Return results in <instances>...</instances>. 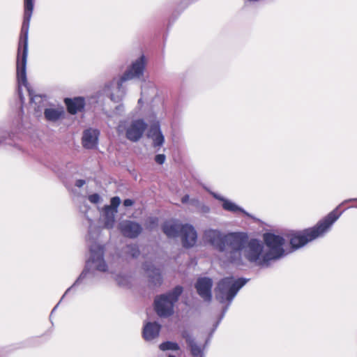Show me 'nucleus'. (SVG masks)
Masks as SVG:
<instances>
[{"label": "nucleus", "instance_id": "ddd939ff", "mask_svg": "<svg viewBox=\"0 0 357 357\" xmlns=\"http://www.w3.org/2000/svg\"><path fill=\"white\" fill-rule=\"evenodd\" d=\"M179 236H181L182 244L184 248H192L197 243V233L195 227L190 224L183 225Z\"/></svg>", "mask_w": 357, "mask_h": 357}, {"label": "nucleus", "instance_id": "f3484780", "mask_svg": "<svg viewBox=\"0 0 357 357\" xmlns=\"http://www.w3.org/2000/svg\"><path fill=\"white\" fill-rule=\"evenodd\" d=\"M99 132L96 129L89 128L84 131L82 135V145L84 148L92 149L98 144Z\"/></svg>", "mask_w": 357, "mask_h": 357}, {"label": "nucleus", "instance_id": "f8f14e48", "mask_svg": "<svg viewBox=\"0 0 357 357\" xmlns=\"http://www.w3.org/2000/svg\"><path fill=\"white\" fill-rule=\"evenodd\" d=\"M212 287L213 280L208 277L199 278L195 284V287L199 296L206 302H210L212 299Z\"/></svg>", "mask_w": 357, "mask_h": 357}, {"label": "nucleus", "instance_id": "6ab92c4d", "mask_svg": "<svg viewBox=\"0 0 357 357\" xmlns=\"http://www.w3.org/2000/svg\"><path fill=\"white\" fill-rule=\"evenodd\" d=\"M143 268L149 278L150 282L155 286H160L162 282L160 270L155 268L151 263L145 262Z\"/></svg>", "mask_w": 357, "mask_h": 357}, {"label": "nucleus", "instance_id": "39448f33", "mask_svg": "<svg viewBox=\"0 0 357 357\" xmlns=\"http://www.w3.org/2000/svg\"><path fill=\"white\" fill-rule=\"evenodd\" d=\"M248 280L249 279L243 278L234 280L233 277H226L219 281L215 289V298L220 303H227V305L222 309L220 317L214 325L212 333H213L218 326L220 321L224 317L238 291L248 282Z\"/></svg>", "mask_w": 357, "mask_h": 357}, {"label": "nucleus", "instance_id": "f257e3e1", "mask_svg": "<svg viewBox=\"0 0 357 357\" xmlns=\"http://www.w3.org/2000/svg\"><path fill=\"white\" fill-rule=\"evenodd\" d=\"M89 202L97 206L99 212L98 227L93 225V220L88 215L90 206L83 204L79 206V211L86 217L89 222V230L86 241L89 247L90 257L86 261V266L73 284L69 287L61 299L74 287L79 284H87L98 277L96 272L105 273L108 271V266L104 259L105 245L102 244V236L112 235V199L109 204L102 207L99 205L103 202L104 195L93 192L87 195Z\"/></svg>", "mask_w": 357, "mask_h": 357}, {"label": "nucleus", "instance_id": "412c9836", "mask_svg": "<svg viewBox=\"0 0 357 357\" xmlns=\"http://www.w3.org/2000/svg\"><path fill=\"white\" fill-rule=\"evenodd\" d=\"M183 225L181 224L178 221L172 220L164 222L162 229L167 236L169 238L176 237L179 236Z\"/></svg>", "mask_w": 357, "mask_h": 357}, {"label": "nucleus", "instance_id": "4be33fe9", "mask_svg": "<svg viewBox=\"0 0 357 357\" xmlns=\"http://www.w3.org/2000/svg\"><path fill=\"white\" fill-rule=\"evenodd\" d=\"M65 103L67 106L68 111L71 114H75L78 112L82 111L84 107V99L82 97L75 98L74 99L66 98Z\"/></svg>", "mask_w": 357, "mask_h": 357}, {"label": "nucleus", "instance_id": "a211bd4d", "mask_svg": "<svg viewBox=\"0 0 357 357\" xmlns=\"http://www.w3.org/2000/svg\"><path fill=\"white\" fill-rule=\"evenodd\" d=\"M181 335L185 340L192 357H204V348L197 344L195 338L188 331H183Z\"/></svg>", "mask_w": 357, "mask_h": 357}, {"label": "nucleus", "instance_id": "20e7f679", "mask_svg": "<svg viewBox=\"0 0 357 357\" xmlns=\"http://www.w3.org/2000/svg\"><path fill=\"white\" fill-rule=\"evenodd\" d=\"M243 236L238 232L225 233L217 229H207L203 233V241L213 250L222 253L229 262L230 252L242 245Z\"/></svg>", "mask_w": 357, "mask_h": 357}, {"label": "nucleus", "instance_id": "b1692460", "mask_svg": "<svg viewBox=\"0 0 357 357\" xmlns=\"http://www.w3.org/2000/svg\"><path fill=\"white\" fill-rule=\"evenodd\" d=\"M222 208L227 211L232 213L241 212L248 217H252L251 215L246 212L243 208L227 199L224 200V203H222Z\"/></svg>", "mask_w": 357, "mask_h": 357}, {"label": "nucleus", "instance_id": "6e6552de", "mask_svg": "<svg viewBox=\"0 0 357 357\" xmlns=\"http://www.w3.org/2000/svg\"><path fill=\"white\" fill-rule=\"evenodd\" d=\"M268 251L264 254V264L270 265L273 261H276L285 255L283 245L284 239L282 236L272 233H266L263 236Z\"/></svg>", "mask_w": 357, "mask_h": 357}, {"label": "nucleus", "instance_id": "cd10ccee", "mask_svg": "<svg viewBox=\"0 0 357 357\" xmlns=\"http://www.w3.org/2000/svg\"><path fill=\"white\" fill-rule=\"evenodd\" d=\"M166 156L164 154H158L155 156V161L158 165H162L165 163Z\"/></svg>", "mask_w": 357, "mask_h": 357}, {"label": "nucleus", "instance_id": "c85d7f7f", "mask_svg": "<svg viewBox=\"0 0 357 357\" xmlns=\"http://www.w3.org/2000/svg\"><path fill=\"white\" fill-rule=\"evenodd\" d=\"M200 212L203 213H207L210 211V208L205 205V204H200V206H198L197 208Z\"/></svg>", "mask_w": 357, "mask_h": 357}, {"label": "nucleus", "instance_id": "7c9ffc66", "mask_svg": "<svg viewBox=\"0 0 357 357\" xmlns=\"http://www.w3.org/2000/svg\"><path fill=\"white\" fill-rule=\"evenodd\" d=\"M190 203L191 205L195 206L196 208H198V206H200V202L198 199H192L190 200Z\"/></svg>", "mask_w": 357, "mask_h": 357}, {"label": "nucleus", "instance_id": "c9c22d12", "mask_svg": "<svg viewBox=\"0 0 357 357\" xmlns=\"http://www.w3.org/2000/svg\"><path fill=\"white\" fill-rule=\"evenodd\" d=\"M6 138V133H3L0 135V144H1Z\"/></svg>", "mask_w": 357, "mask_h": 357}, {"label": "nucleus", "instance_id": "4c0bfd02", "mask_svg": "<svg viewBox=\"0 0 357 357\" xmlns=\"http://www.w3.org/2000/svg\"><path fill=\"white\" fill-rule=\"evenodd\" d=\"M168 357H175V356L173 355H169Z\"/></svg>", "mask_w": 357, "mask_h": 357}, {"label": "nucleus", "instance_id": "0eeeda50", "mask_svg": "<svg viewBox=\"0 0 357 357\" xmlns=\"http://www.w3.org/2000/svg\"><path fill=\"white\" fill-rule=\"evenodd\" d=\"M183 289L177 285L172 290L161 294L154 301L155 310L160 317H168L174 313V304L178 301Z\"/></svg>", "mask_w": 357, "mask_h": 357}, {"label": "nucleus", "instance_id": "5701e85b", "mask_svg": "<svg viewBox=\"0 0 357 357\" xmlns=\"http://www.w3.org/2000/svg\"><path fill=\"white\" fill-rule=\"evenodd\" d=\"M33 10V0H24V14L22 26L29 29Z\"/></svg>", "mask_w": 357, "mask_h": 357}, {"label": "nucleus", "instance_id": "c756f323", "mask_svg": "<svg viewBox=\"0 0 357 357\" xmlns=\"http://www.w3.org/2000/svg\"><path fill=\"white\" fill-rule=\"evenodd\" d=\"M123 109H124V107H123V105L122 103H120L119 105H118L116 107H115V111L114 112L117 114H121L123 112ZM113 113H114V111H113Z\"/></svg>", "mask_w": 357, "mask_h": 357}, {"label": "nucleus", "instance_id": "423d86ee", "mask_svg": "<svg viewBox=\"0 0 357 357\" xmlns=\"http://www.w3.org/2000/svg\"><path fill=\"white\" fill-rule=\"evenodd\" d=\"M146 68V58L142 55L128 66L124 73L116 81V86L113 90V102H120L127 91V82L132 79H144Z\"/></svg>", "mask_w": 357, "mask_h": 357}, {"label": "nucleus", "instance_id": "1a4fd4ad", "mask_svg": "<svg viewBox=\"0 0 357 357\" xmlns=\"http://www.w3.org/2000/svg\"><path fill=\"white\" fill-rule=\"evenodd\" d=\"M29 28L22 26L17 58V76L20 84L26 83V60L28 55Z\"/></svg>", "mask_w": 357, "mask_h": 357}, {"label": "nucleus", "instance_id": "dca6fc26", "mask_svg": "<svg viewBox=\"0 0 357 357\" xmlns=\"http://www.w3.org/2000/svg\"><path fill=\"white\" fill-rule=\"evenodd\" d=\"M65 115L66 112L63 107H47L44 108V116L47 121L57 122L64 119Z\"/></svg>", "mask_w": 357, "mask_h": 357}, {"label": "nucleus", "instance_id": "f704fd0d", "mask_svg": "<svg viewBox=\"0 0 357 357\" xmlns=\"http://www.w3.org/2000/svg\"><path fill=\"white\" fill-rule=\"evenodd\" d=\"M189 201H190V197L188 195H185L181 198V202L183 204H185Z\"/></svg>", "mask_w": 357, "mask_h": 357}, {"label": "nucleus", "instance_id": "a878e982", "mask_svg": "<svg viewBox=\"0 0 357 357\" xmlns=\"http://www.w3.org/2000/svg\"><path fill=\"white\" fill-rule=\"evenodd\" d=\"M125 252L132 258H137L139 255V250L136 244L128 245L126 247Z\"/></svg>", "mask_w": 357, "mask_h": 357}, {"label": "nucleus", "instance_id": "bb28decb", "mask_svg": "<svg viewBox=\"0 0 357 357\" xmlns=\"http://www.w3.org/2000/svg\"><path fill=\"white\" fill-rule=\"evenodd\" d=\"M121 201L119 197H113V214L117 212V208Z\"/></svg>", "mask_w": 357, "mask_h": 357}, {"label": "nucleus", "instance_id": "e433bc0d", "mask_svg": "<svg viewBox=\"0 0 357 357\" xmlns=\"http://www.w3.org/2000/svg\"><path fill=\"white\" fill-rule=\"evenodd\" d=\"M58 305H59V303L53 308V310L52 311V314L55 311V310L56 309Z\"/></svg>", "mask_w": 357, "mask_h": 357}, {"label": "nucleus", "instance_id": "4468645a", "mask_svg": "<svg viewBox=\"0 0 357 357\" xmlns=\"http://www.w3.org/2000/svg\"><path fill=\"white\" fill-rule=\"evenodd\" d=\"M119 229L123 236L135 238L140 234L142 227L135 222L125 220L119 224Z\"/></svg>", "mask_w": 357, "mask_h": 357}, {"label": "nucleus", "instance_id": "393cba45", "mask_svg": "<svg viewBox=\"0 0 357 357\" xmlns=\"http://www.w3.org/2000/svg\"><path fill=\"white\" fill-rule=\"evenodd\" d=\"M159 348L162 351L172 350L177 351L179 349V345L176 342L167 341L160 344Z\"/></svg>", "mask_w": 357, "mask_h": 357}, {"label": "nucleus", "instance_id": "2f4dec72", "mask_svg": "<svg viewBox=\"0 0 357 357\" xmlns=\"http://www.w3.org/2000/svg\"><path fill=\"white\" fill-rule=\"evenodd\" d=\"M86 183L85 180L84 179H78L75 182V186L77 188L82 187Z\"/></svg>", "mask_w": 357, "mask_h": 357}, {"label": "nucleus", "instance_id": "f03ea898", "mask_svg": "<svg viewBox=\"0 0 357 357\" xmlns=\"http://www.w3.org/2000/svg\"><path fill=\"white\" fill-rule=\"evenodd\" d=\"M357 201V199H350L345 200L333 211L330 212L325 218L319 221L317 224L310 228L303 231H296L289 235V242L294 250L298 249L308 242L322 237L327 233L333 223L340 218L342 211H339V208L346 202Z\"/></svg>", "mask_w": 357, "mask_h": 357}, {"label": "nucleus", "instance_id": "9b49d317", "mask_svg": "<svg viewBox=\"0 0 357 357\" xmlns=\"http://www.w3.org/2000/svg\"><path fill=\"white\" fill-rule=\"evenodd\" d=\"M147 126V123L143 119L132 121L126 130V137L133 142L139 141L146 130Z\"/></svg>", "mask_w": 357, "mask_h": 357}, {"label": "nucleus", "instance_id": "2eb2a0df", "mask_svg": "<svg viewBox=\"0 0 357 357\" xmlns=\"http://www.w3.org/2000/svg\"><path fill=\"white\" fill-rule=\"evenodd\" d=\"M147 137L152 140L153 146L156 148L157 151H158L165 143V137L160 130L158 122L151 126L148 131Z\"/></svg>", "mask_w": 357, "mask_h": 357}, {"label": "nucleus", "instance_id": "aec40b11", "mask_svg": "<svg viewBox=\"0 0 357 357\" xmlns=\"http://www.w3.org/2000/svg\"><path fill=\"white\" fill-rule=\"evenodd\" d=\"M161 326L157 322H147L143 328L142 336L146 341H151L159 336Z\"/></svg>", "mask_w": 357, "mask_h": 357}, {"label": "nucleus", "instance_id": "72a5a7b5", "mask_svg": "<svg viewBox=\"0 0 357 357\" xmlns=\"http://www.w3.org/2000/svg\"><path fill=\"white\" fill-rule=\"evenodd\" d=\"M214 198H215L218 200H220L224 203V200H226L227 199L224 198L222 196L218 195L216 193H212Z\"/></svg>", "mask_w": 357, "mask_h": 357}, {"label": "nucleus", "instance_id": "473e14b6", "mask_svg": "<svg viewBox=\"0 0 357 357\" xmlns=\"http://www.w3.org/2000/svg\"><path fill=\"white\" fill-rule=\"evenodd\" d=\"M134 204V202L130 199H126L123 202V206L125 207L131 206Z\"/></svg>", "mask_w": 357, "mask_h": 357}, {"label": "nucleus", "instance_id": "7ed1b4c3", "mask_svg": "<svg viewBox=\"0 0 357 357\" xmlns=\"http://www.w3.org/2000/svg\"><path fill=\"white\" fill-rule=\"evenodd\" d=\"M242 234L243 243L238 248H234L230 252V261L237 266H242L245 264L244 259L251 264H254L261 268H268L270 265L264 264V245L256 238L249 239L248 235L245 232H238Z\"/></svg>", "mask_w": 357, "mask_h": 357}, {"label": "nucleus", "instance_id": "9d476101", "mask_svg": "<svg viewBox=\"0 0 357 357\" xmlns=\"http://www.w3.org/2000/svg\"><path fill=\"white\" fill-rule=\"evenodd\" d=\"M17 83H18V95H19V97H20L22 104H23L24 101V98L23 97L22 92V86H23L26 89V90L29 93V96H30L31 106L33 108V109L36 112H41V110L43 109H44L45 107H46V104H47L46 96H41V95H33V91L31 90L30 88L29 87L27 82L24 84H20L17 77Z\"/></svg>", "mask_w": 357, "mask_h": 357}]
</instances>
